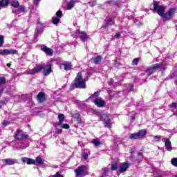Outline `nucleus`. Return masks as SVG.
<instances>
[{
	"label": "nucleus",
	"mask_w": 177,
	"mask_h": 177,
	"mask_svg": "<svg viewBox=\"0 0 177 177\" xmlns=\"http://www.w3.org/2000/svg\"><path fill=\"white\" fill-rule=\"evenodd\" d=\"M75 88H80V89H85L86 84L85 80L82 79V73H78L74 81V85L71 86V89L73 91Z\"/></svg>",
	"instance_id": "1"
},
{
	"label": "nucleus",
	"mask_w": 177,
	"mask_h": 177,
	"mask_svg": "<svg viewBox=\"0 0 177 177\" xmlns=\"http://www.w3.org/2000/svg\"><path fill=\"white\" fill-rule=\"evenodd\" d=\"M94 114H96V115L106 124L107 128H111V120H110L109 114L106 113L104 111L99 112L97 111H94Z\"/></svg>",
	"instance_id": "2"
},
{
	"label": "nucleus",
	"mask_w": 177,
	"mask_h": 177,
	"mask_svg": "<svg viewBox=\"0 0 177 177\" xmlns=\"http://www.w3.org/2000/svg\"><path fill=\"white\" fill-rule=\"evenodd\" d=\"M151 10H154L159 15V16H162L164 17V12H165V7L160 6V2L154 1L153 5L151 6Z\"/></svg>",
	"instance_id": "3"
},
{
	"label": "nucleus",
	"mask_w": 177,
	"mask_h": 177,
	"mask_svg": "<svg viewBox=\"0 0 177 177\" xmlns=\"http://www.w3.org/2000/svg\"><path fill=\"white\" fill-rule=\"evenodd\" d=\"M147 132L146 130L142 129L140 130L138 133H131L129 135V139H142L146 136Z\"/></svg>",
	"instance_id": "4"
},
{
	"label": "nucleus",
	"mask_w": 177,
	"mask_h": 177,
	"mask_svg": "<svg viewBox=\"0 0 177 177\" xmlns=\"http://www.w3.org/2000/svg\"><path fill=\"white\" fill-rule=\"evenodd\" d=\"M85 171H86V167H85V165H82V166L78 167L75 170L76 177L85 176Z\"/></svg>",
	"instance_id": "5"
},
{
	"label": "nucleus",
	"mask_w": 177,
	"mask_h": 177,
	"mask_svg": "<svg viewBox=\"0 0 177 177\" xmlns=\"http://www.w3.org/2000/svg\"><path fill=\"white\" fill-rule=\"evenodd\" d=\"M44 68H45V64L44 63L39 64L33 69L29 71V74L34 75V74H37V73H39Z\"/></svg>",
	"instance_id": "6"
},
{
	"label": "nucleus",
	"mask_w": 177,
	"mask_h": 177,
	"mask_svg": "<svg viewBox=\"0 0 177 177\" xmlns=\"http://www.w3.org/2000/svg\"><path fill=\"white\" fill-rule=\"evenodd\" d=\"M73 35L76 37H79L83 42H86V41H88V37L85 32H81L80 30H77L75 35Z\"/></svg>",
	"instance_id": "7"
},
{
	"label": "nucleus",
	"mask_w": 177,
	"mask_h": 177,
	"mask_svg": "<svg viewBox=\"0 0 177 177\" xmlns=\"http://www.w3.org/2000/svg\"><path fill=\"white\" fill-rule=\"evenodd\" d=\"M176 13V8H170L167 12L165 13L163 15L164 20H169V19H172L174 15Z\"/></svg>",
	"instance_id": "8"
},
{
	"label": "nucleus",
	"mask_w": 177,
	"mask_h": 177,
	"mask_svg": "<svg viewBox=\"0 0 177 177\" xmlns=\"http://www.w3.org/2000/svg\"><path fill=\"white\" fill-rule=\"evenodd\" d=\"M0 55H17V50L14 49H0Z\"/></svg>",
	"instance_id": "9"
},
{
	"label": "nucleus",
	"mask_w": 177,
	"mask_h": 177,
	"mask_svg": "<svg viewBox=\"0 0 177 177\" xmlns=\"http://www.w3.org/2000/svg\"><path fill=\"white\" fill-rule=\"evenodd\" d=\"M161 67H162V64H153L147 70V73L148 75H151V74H153V73H154V71H156L157 68H161Z\"/></svg>",
	"instance_id": "10"
},
{
	"label": "nucleus",
	"mask_w": 177,
	"mask_h": 177,
	"mask_svg": "<svg viewBox=\"0 0 177 177\" xmlns=\"http://www.w3.org/2000/svg\"><path fill=\"white\" fill-rule=\"evenodd\" d=\"M3 164L6 165H15V164H19L17 159L6 158L3 160Z\"/></svg>",
	"instance_id": "11"
},
{
	"label": "nucleus",
	"mask_w": 177,
	"mask_h": 177,
	"mask_svg": "<svg viewBox=\"0 0 177 177\" xmlns=\"http://www.w3.org/2000/svg\"><path fill=\"white\" fill-rule=\"evenodd\" d=\"M94 104H95V106H97V107H104V106H106V102H104V100H103V99L102 98H96L94 100Z\"/></svg>",
	"instance_id": "12"
},
{
	"label": "nucleus",
	"mask_w": 177,
	"mask_h": 177,
	"mask_svg": "<svg viewBox=\"0 0 177 177\" xmlns=\"http://www.w3.org/2000/svg\"><path fill=\"white\" fill-rule=\"evenodd\" d=\"M56 17H53V24H58L59 21H60V17L63 16V13L62 11L59 10L56 12Z\"/></svg>",
	"instance_id": "13"
},
{
	"label": "nucleus",
	"mask_w": 177,
	"mask_h": 177,
	"mask_svg": "<svg viewBox=\"0 0 177 177\" xmlns=\"http://www.w3.org/2000/svg\"><path fill=\"white\" fill-rule=\"evenodd\" d=\"M15 138L18 140L26 139V138H27V135L24 134V133H23V131L21 130H17L15 133Z\"/></svg>",
	"instance_id": "14"
},
{
	"label": "nucleus",
	"mask_w": 177,
	"mask_h": 177,
	"mask_svg": "<svg viewBox=\"0 0 177 177\" xmlns=\"http://www.w3.org/2000/svg\"><path fill=\"white\" fill-rule=\"evenodd\" d=\"M21 161L22 162H25L26 164H28V165H35V160L30 158L23 157L21 158Z\"/></svg>",
	"instance_id": "15"
},
{
	"label": "nucleus",
	"mask_w": 177,
	"mask_h": 177,
	"mask_svg": "<svg viewBox=\"0 0 177 177\" xmlns=\"http://www.w3.org/2000/svg\"><path fill=\"white\" fill-rule=\"evenodd\" d=\"M41 50L45 52L48 56H52V55H53V50L48 48L46 46H41Z\"/></svg>",
	"instance_id": "16"
},
{
	"label": "nucleus",
	"mask_w": 177,
	"mask_h": 177,
	"mask_svg": "<svg viewBox=\"0 0 177 177\" xmlns=\"http://www.w3.org/2000/svg\"><path fill=\"white\" fill-rule=\"evenodd\" d=\"M44 70L43 71L44 75H49L52 73V65L51 64H48V65H44Z\"/></svg>",
	"instance_id": "17"
},
{
	"label": "nucleus",
	"mask_w": 177,
	"mask_h": 177,
	"mask_svg": "<svg viewBox=\"0 0 177 177\" xmlns=\"http://www.w3.org/2000/svg\"><path fill=\"white\" fill-rule=\"evenodd\" d=\"M129 167V164L127 162H123L119 166L118 171L120 172V174H122V172H125L127 169H128Z\"/></svg>",
	"instance_id": "18"
},
{
	"label": "nucleus",
	"mask_w": 177,
	"mask_h": 177,
	"mask_svg": "<svg viewBox=\"0 0 177 177\" xmlns=\"http://www.w3.org/2000/svg\"><path fill=\"white\" fill-rule=\"evenodd\" d=\"M162 141L165 142L166 149L168 151H171V150H172V146L171 145V141H169V139L164 138Z\"/></svg>",
	"instance_id": "19"
},
{
	"label": "nucleus",
	"mask_w": 177,
	"mask_h": 177,
	"mask_svg": "<svg viewBox=\"0 0 177 177\" xmlns=\"http://www.w3.org/2000/svg\"><path fill=\"white\" fill-rule=\"evenodd\" d=\"M61 68H64V70H71V63L68 62H63L60 64Z\"/></svg>",
	"instance_id": "20"
},
{
	"label": "nucleus",
	"mask_w": 177,
	"mask_h": 177,
	"mask_svg": "<svg viewBox=\"0 0 177 177\" xmlns=\"http://www.w3.org/2000/svg\"><path fill=\"white\" fill-rule=\"evenodd\" d=\"M43 31L44 30H42V28H37L35 29L34 38H35V39H36V41H38V39H37V38H38V37H39V35H41V34H42Z\"/></svg>",
	"instance_id": "21"
},
{
	"label": "nucleus",
	"mask_w": 177,
	"mask_h": 177,
	"mask_svg": "<svg viewBox=\"0 0 177 177\" xmlns=\"http://www.w3.org/2000/svg\"><path fill=\"white\" fill-rule=\"evenodd\" d=\"M92 63H94L95 64H99L100 62H102V57L97 56L95 57H93L91 59Z\"/></svg>",
	"instance_id": "22"
},
{
	"label": "nucleus",
	"mask_w": 177,
	"mask_h": 177,
	"mask_svg": "<svg viewBox=\"0 0 177 177\" xmlns=\"http://www.w3.org/2000/svg\"><path fill=\"white\" fill-rule=\"evenodd\" d=\"M58 120L59 122L57 123V125H62V124H63V122L64 121V115L62 113H59L58 115Z\"/></svg>",
	"instance_id": "23"
},
{
	"label": "nucleus",
	"mask_w": 177,
	"mask_h": 177,
	"mask_svg": "<svg viewBox=\"0 0 177 177\" xmlns=\"http://www.w3.org/2000/svg\"><path fill=\"white\" fill-rule=\"evenodd\" d=\"M37 100H39V102H44V100H45V95L44 94V93L40 92L37 95Z\"/></svg>",
	"instance_id": "24"
},
{
	"label": "nucleus",
	"mask_w": 177,
	"mask_h": 177,
	"mask_svg": "<svg viewBox=\"0 0 177 177\" xmlns=\"http://www.w3.org/2000/svg\"><path fill=\"white\" fill-rule=\"evenodd\" d=\"M75 3H77V1L72 0L69 1L67 5V8L71 10L72 8H74Z\"/></svg>",
	"instance_id": "25"
},
{
	"label": "nucleus",
	"mask_w": 177,
	"mask_h": 177,
	"mask_svg": "<svg viewBox=\"0 0 177 177\" xmlns=\"http://www.w3.org/2000/svg\"><path fill=\"white\" fill-rule=\"evenodd\" d=\"M92 143L95 147H99V146H100V145H102V142H100V140H99L97 139H93Z\"/></svg>",
	"instance_id": "26"
},
{
	"label": "nucleus",
	"mask_w": 177,
	"mask_h": 177,
	"mask_svg": "<svg viewBox=\"0 0 177 177\" xmlns=\"http://www.w3.org/2000/svg\"><path fill=\"white\" fill-rule=\"evenodd\" d=\"M35 164H38L39 165H42L44 164V161L42 160V158L39 156H37L36 158Z\"/></svg>",
	"instance_id": "27"
},
{
	"label": "nucleus",
	"mask_w": 177,
	"mask_h": 177,
	"mask_svg": "<svg viewBox=\"0 0 177 177\" xmlns=\"http://www.w3.org/2000/svg\"><path fill=\"white\" fill-rule=\"evenodd\" d=\"M0 2L1 3V6H8V5H9V3L10 2V0H2Z\"/></svg>",
	"instance_id": "28"
},
{
	"label": "nucleus",
	"mask_w": 177,
	"mask_h": 177,
	"mask_svg": "<svg viewBox=\"0 0 177 177\" xmlns=\"http://www.w3.org/2000/svg\"><path fill=\"white\" fill-rule=\"evenodd\" d=\"M11 6H13V8H18L20 6V3H19V1H14L11 3Z\"/></svg>",
	"instance_id": "29"
},
{
	"label": "nucleus",
	"mask_w": 177,
	"mask_h": 177,
	"mask_svg": "<svg viewBox=\"0 0 177 177\" xmlns=\"http://www.w3.org/2000/svg\"><path fill=\"white\" fill-rule=\"evenodd\" d=\"M118 168V165L117 163H114L111 165V171H115Z\"/></svg>",
	"instance_id": "30"
},
{
	"label": "nucleus",
	"mask_w": 177,
	"mask_h": 177,
	"mask_svg": "<svg viewBox=\"0 0 177 177\" xmlns=\"http://www.w3.org/2000/svg\"><path fill=\"white\" fill-rule=\"evenodd\" d=\"M4 42L5 40L3 39V36L2 35H0V47L3 46Z\"/></svg>",
	"instance_id": "31"
},
{
	"label": "nucleus",
	"mask_w": 177,
	"mask_h": 177,
	"mask_svg": "<svg viewBox=\"0 0 177 177\" xmlns=\"http://www.w3.org/2000/svg\"><path fill=\"white\" fill-rule=\"evenodd\" d=\"M100 95V93L99 91L95 92L91 97H88V99H92V97H97Z\"/></svg>",
	"instance_id": "32"
},
{
	"label": "nucleus",
	"mask_w": 177,
	"mask_h": 177,
	"mask_svg": "<svg viewBox=\"0 0 177 177\" xmlns=\"http://www.w3.org/2000/svg\"><path fill=\"white\" fill-rule=\"evenodd\" d=\"M171 163L172 164V165H174V167H177V158H174L171 159Z\"/></svg>",
	"instance_id": "33"
},
{
	"label": "nucleus",
	"mask_w": 177,
	"mask_h": 177,
	"mask_svg": "<svg viewBox=\"0 0 177 177\" xmlns=\"http://www.w3.org/2000/svg\"><path fill=\"white\" fill-rule=\"evenodd\" d=\"M113 24V20L111 19H108L106 20V26H111Z\"/></svg>",
	"instance_id": "34"
},
{
	"label": "nucleus",
	"mask_w": 177,
	"mask_h": 177,
	"mask_svg": "<svg viewBox=\"0 0 177 177\" xmlns=\"http://www.w3.org/2000/svg\"><path fill=\"white\" fill-rule=\"evenodd\" d=\"M6 82V80L5 79V77H0V85H2L3 84H5V82Z\"/></svg>",
	"instance_id": "35"
},
{
	"label": "nucleus",
	"mask_w": 177,
	"mask_h": 177,
	"mask_svg": "<svg viewBox=\"0 0 177 177\" xmlns=\"http://www.w3.org/2000/svg\"><path fill=\"white\" fill-rule=\"evenodd\" d=\"M88 5L91 7L96 6V1H93L88 2Z\"/></svg>",
	"instance_id": "36"
},
{
	"label": "nucleus",
	"mask_w": 177,
	"mask_h": 177,
	"mask_svg": "<svg viewBox=\"0 0 177 177\" xmlns=\"http://www.w3.org/2000/svg\"><path fill=\"white\" fill-rule=\"evenodd\" d=\"M62 128H64V129H68L70 128V125H68V124H64L62 126Z\"/></svg>",
	"instance_id": "37"
},
{
	"label": "nucleus",
	"mask_w": 177,
	"mask_h": 177,
	"mask_svg": "<svg viewBox=\"0 0 177 177\" xmlns=\"http://www.w3.org/2000/svg\"><path fill=\"white\" fill-rule=\"evenodd\" d=\"M50 177H63V175L60 174L59 172H57L55 175Z\"/></svg>",
	"instance_id": "38"
},
{
	"label": "nucleus",
	"mask_w": 177,
	"mask_h": 177,
	"mask_svg": "<svg viewBox=\"0 0 177 177\" xmlns=\"http://www.w3.org/2000/svg\"><path fill=\"white\" fill-rule=\"evenodd\" d=\"M133 64H138V63H139V59L138 58H135L133 62H132Z\"/></svg>",
	"instance_id": "39"
},
{
	"label": "nucleus",
	"mask_w": 177,
	"mask_h": 177,
	"mask_svg": "<svg viewBox=\"0 0 177 177\" xmlns=\"http://www.w3.org/2000/svg\"><path fill=\"white\" fill-rule=\"evenodd\" d=\"M136 26H137V27H140V26L142 25V22H140V21H136L135 22Z\"/></svg>",
	"instance_id": "40"
},
{
	"label": "nucleus",
	"mask_w": 177,
	"mask_h": 177,
	"mask_svg": "<svg viewBox=\"0 0 177 177\" xmlns=\"http://www.w3.org/2000/svg\"><path fill=\"white\" fill-rule=\"evenodd\" d=\"M160 136H154L153 137V140L155 142H160Z\"/></svg>",
	"instance_id": "41"
},
{
	"label": "nucleus",
	"mask_w": 177,
	"mask_h": 177,
	"mask_svg": "<svg viewBox=\"0 0 177 177\" xmlns=\"http://www.w3.org/2000/svg\"><path fill=\"white\" fill-rule=\"evenodd\" d=\"M9 124H10V122L9 121H7V120H5L3 122V127H6L7 125H9Z\"/></svg>",
	"instance_id": "42"
},
{
	"label": "nucleus",
	"mask_w": 177,
	"mask_h": 177,
	"mask_svg": "<svg viewBox=\"0 0 177 177\" xmlns=\"http://www.w3.org/2000/svg\"><path fill=\"white\" fill-rule=\"evenodd\" d=\"M82 157H83V158L84 159V160H88V153H84L83 154H82Z\"/></svg>",
	"instance_id": "43"
},
{
	"label": "nucleus",
	"mask_w": 177,
	"mask_h": 177,
	"mask_svg": "<svg viewBox=\"0 0 177 177\" xmlns=\"http://www.w3.org/2000/svg\"><path fill=\"white\" fill-rule=\"evenodd\" d=\"M24 10H25L24 6H21L19 8V12H24Z\"/></svg>",
	"instance_id": "44"
},
{
	"label": "nucleus",
	"mask_w": 177,
	"mask_h": 177,
	"mask_svg": "<svg viewBox=\"0 0 177 177\" xmlns=\"http://www.w3.org/2000/svg\"><path fill=\"white\" fill-rule=\"evenodd\" d=\"M171 107H172L173 109H176V107H177V103H173V104H171Z\"/></svg>",
	"instance_id": "45"
},
{
	"label": "nucleus",
	"mask_w": 177,
	"mask_h": 177,
	"mask_svg": "<svg viewBox=\"0 0 177 177\" xmlns=\"http://www.w3.org/2000/svg\"><path fill=\"white\" fill-rule=\"evenodd\" d=\"M62 133V129H57L55 130V133Z\"/></svg>",
	"instance_id": "46"
},
{
	"label": "nucleus",
	"mask_w": 177,
	"mask_h": 177,
	"mask_svg": "<svg viewBox=\"0 0 177 177\" xmlns=\"http://www.w3.org/2000/svg\"><path fill=\"white\" fill-rule=\"evenodd\" d=\"M113 82H114V80L113 79H111L110 82H109V84L113 85Z\"/></svg>",
	"instance_id": "47"
},
{
	"label": "nucleus",
	"mask_w": 177,
	"mask_h": 177,
	"mask_svg": "<svg viewBox=\"0 0 177 177\" xmlns=\"http://www.w3.org/2000/svg\"><path fill=\"white\" fill-rule=\"evenodd\" d=\"M121 35L120 33H116L115 37H116V38H118Z\"/></svg>",
	"instance_id": "48"
},
{
	"label": "nucleus",
	"mask_w": 177,
	"mask_h": 177,
	"mask_svg": "<svg viewBox=\"0 0 177 177\" xmlns=\"http://www.w3.org/2000/svg\"><path fill=\"white\" fill-rule=\"evenodd\" d=\"M41 0H35V5H38V2H39Z\"/></svg>",
	"instance_id": "49"
},
{
	"label": "nucleus",
	"mask_w": 177,
	"mask_h": 177,
	"mask_svg": "<svg viewBox=\"0 0 177 177\" xmlns=\"http://www.w3.org/2000/svg\"><path fill=\"white\" fill-rule=\"evenodd\" d=\"M75 118H78V117H80V114L79 113H75Z\"/></svg>",
	"instance_id": "50"
},
{
	"label": "nucleus",
	"mask_w": 177,
	"mask_h": 177,
	"mask_svg": "<svg viewBox=\"0 0 177 177\" xmlns=\"http://www.w3.org/2000/svg\"><path fill=\"white\" fill-rule=\"evenodd\" d=\"M129 86H130V91H133V86L132 85H129Z\"/></svg>",
	"instance_id": "51"
},
{
	"label": "nucleus",
	"mask_w": 177,
	"mask_h": 177,
	"mask_svg": "<svg viewBox=\"0 0 177 177\" xmlns=\"http://www.w3.org/2000/svg\"><path fill=\"white\" fill-rule=\"evenodd\" d=\"M156 177H165V176L164 175H162V174H160V175H158V176H157Z\"/></svg>",
	"instance_id": "52"
},
{
	"label": "nucleus",
	"mask_w": 177,
	"mask_h": 177,
	"mask_svg": "<svg viewBox=\"0 0 177 177\" xmlns=\"http://www.w3.org/2000/svg\"><path fill=\"white\" fill-rule=\"evenodd\" d=\"M3 92V90H0V95Z\"/></svg>",
	"instance_id": "53"
},
{
	"label": "nucleus",
	"mask_w": 177,
	"mask_h": 177,
	"mask_svg": "<svg viewBox=\"0 0 177 177\" xmlns=\"http://www.w3.org/2000/svg\"><path fill=\"white\" fill-rule=\"evenodd\" d=\"M138 155L139 156H142V153H139Z\"/></svg>",
	"instance_id": "54"
},
{
	"label": "nucleus",
	"mask_w": 177,
	"mask_h": 177,
	"mask_svg": "<svg viewBox=\"0 0 177 177\" xmlns=\"http://www.w3.org/2000/svg\"><path fill=\"white\" fill-rule=\"evenodd\" d=\"M27 147H21L22 149H26Z\"/></svg>",
	"instance_id": "55"
},
{
	"label": "nucleus",
	"mask_w": 177,
	"mask_h": 177,
	"mask_svg": "<svg viewBox=\"0 0 177 177\" xmlns=\"http://www.w3.org/2000/svg\"><path fill=\"white\" fill-rule=\"evenodd\" d=\"M7 66H8V67H10V64H7Z\"/></svg>",
	"instance_id": "56"
},
{
	"label": "nucleus",
	"mask_w": 177,
	"mask_h": 177,
	"mask_svg": "<svg viewBox=\"0 0 177 177\" xmlns=\"http://www.w3.org/2000/svg\"><path fill=\"white\" fill-rule=\"evenodd\" d=\"M129 19H132V17H129Z\"/></svg>",
	"instance_id": "57"
}]
</instances>
